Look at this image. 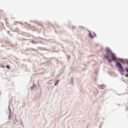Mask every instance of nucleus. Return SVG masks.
Masks as SVG:
<instances>
[{
	"label": "nucleus",
	"mask_w": 128,
	"mask_h": 128,
	"mask_svg": "<svg viewBox=\"0 0 128 128\" xmlns=\"http://www.w3.org/2000/svg\"><path fill=\"white\" fill-rule=\"evenodd\" d=\"M106 54L108 56H110L111 54V57L112 58V60H116V55L112 53V52L110 50V49L108 48H106Z\"/></svg>",
	"instance_id": "obj_1"
},
{
	"label": "nucleus",
	"mask_w": 128,
	"mask_h": 128,
	"mask_svg": "<svg viewBox=\"0 0 128 128\" xmlns=\"http://www.w3.org/2000/svg\"><path fill=\"white\" fill-rule=\"evenodd\" d=\"M116 66L118 68V72H120V74L124 76V68H122V64H120V62H117Z\"/></svg>",
	"instance_id": "obj_2"
},
{
	"label": "nucleus",
	"mask_w": 128,
	"mask_h": 128,
	"mask_svg": "<svg viewBox=\"0 0 128 128\" xmlns=\"http://www.w3.org/2000/svg\"><path fill=\"white\" fill-rule=\"evenodd\" d=\"M104 58H106L108 62H112V60L108 56L104 55Z\"/></svg>",
	"instance_id": "obj_3"
},
{
	"label": "nucleus",
	"mask_w": 128,
	"mask_h": 128,
	"mask_svg": "<svg viewBox=\"0 0 128 128\" xmlns=\"http://www.w3.org/2000/svg\"><path fill=\"white\" fill-rule=\"evenodd\" d=\"M58 82H60V80H58L56 81L54 86H58Z\"/></svg>",
	"instance_id": "obj_4"
},
{
	"label": "nucleus",
	"mask_w": 128,
	"mask_h": 128,
	"mask_svg": "<svg viewBox=\"0 0 128 128\" xmlns=\"http://www.w3.org/2000/svg\"><path fill=\"white\" fill-rule=\"evenodd\" d=\"M89 36L90 38H94V36L92 34V32H89Z\"/></svg>",
	"instance_id": "obj_5"
},
{
	"label": "nucleus",
	"mask_w": 128,
	"mask_h": 128,
	"mask_svg": "<svg viewBox=\"0 0 128 128\" xmlns=\"http://www.w3.org/2000/svg\"><path fill=\"white\" fill-rule=\"evenodd\" d=\"M104 88H106V86H104V85H101L100 86V88H101V90H104Z\"/></svg>",
	"instance_id": "obj_6"
},
{
	"label": "nucleus",
	"mask_w": 128,
	"mask_h": 128,
	"mask_svg": "<svg viewBox=\"0 0 128 128\" xmlns=\"http://www.w3.org/2000/svg\"><path fill=\"white\" fill-rule=\"evenodd\" d=\"M120 62H124V59H121L120 60Z\"/></svg>",
	"instance_id": "obj_7"
},
{
	"label": "nucleus",
	"mask_w": 128,
	"mask_h": 128,
	"mask_svg": "<svg viewBox=\"0 0 128 128\" xmlns=\"http://www.w3.org/2000/svg\"><path fill=\"white\" fill-rule=\"evenodd\" d=\"M32 42L33 44H36V42L34 40H32Z\"/></svg>",
	"instance_id": "obj_8"
},
{
	"label": "nucleus",
	"mask_w": 128,
	"mask_h": 128,
	"mask_svg": "<svg viewBox=\"0 0 128 128\" xmlns=\"http://www.w3.org/2000/svg\"><path fill=\"white\" fill-rule=\"evenodd\" d=\"M6 68H8V70H10V68L8 66H6Z\"/></svg>",
	"instance_id": "obj_9"
},
{
	"label": "nucleus",
	"mask_w": 128,
	"mask_h": 128,
	"mask_svg": "<svg viewBox=\"0 0 128 128\" xmlns=\"http://www.w3.org/2000/svg\"><path fill=\"white\" fill-rule=\"evenodd\" d=\"M125 70H126V72L128 73V68H126Z\"/></svg>",
	"instance_id": "obj_10"
},
{
	"label": "nucleus",
	"mask_w": 128,
	"mask_h": 128,
	"mask_svg": "<svg viewBox=\"0 0 128 128\" xmlns=\"http://www.w3.org/2000/svg\"><path fill=\"white\" fill-rule=\"evenodd\" d=\"M70 56H68V60H70Z\"/></svg>",
	"instance_id": "obj_11"
},
{
	"label": "nucleus",
	"mask_w": 128,
	"mask_h": 128,
	"mask_svg": "<svg viewBox=\"0 0 128 128\" xmlns=\"http://www.w3.org/2000/svg\"><path fill=\"white\" fill-rule=\"evenodd\" d=\"M125 76H126V78H128V74H126L125 75Z\"/></svg>",
	"instance_id": "obj_12"
},
{
	"label": "nucleus",
	"mask_w": 128,
	"mask_h": 128,
	"mask_svg": "<svg viewBox=\"0 0 128 128\" xmlns=\"http://www.w3.org/2000/svg\"><path fill=\"white\" fill-rule=\"evenodd\" d=\"M126 64H128V60H126Z\"/></svg>",
	"instance_id": "obj_13"
},
{
	"label": "nucleus",
	"mask_w": 128,
	"mask_h": 128,
	"mask_svg": "<svg viewBox=\"0 0 128 128\" xmlns=\"http://www.w3.org/2000/svg\"><path fill=\"white\" fill-rule=\"evenodd\" d=\"M74 26H72V29H74Z\"/></svg>",
	"instance_id": "obj_14"
},
{
	"label": "nucleus",
	"mask_w": 128,
	"mask_h": 128,
	"mask_svg": "<svg viewBox=\"0 0 128 128\" xmlns=\"http://www.w3.org/2000/svg\"><path fill=\"white\" fill-rule=\"evenodd\" d=\"M28 26H30V24H28Z\"/></svg>",
	"instance_id": "obj_15"
},
{
	"label": "nucleus",
	"mask_w": 128,
	"mask_h": 128,
	"mask_svg": "<svg viewBox=\"0 0 128 128\" xmlns=\"http://www.w3.org/2000/svg\"><path fill=\"white\" fill-rule=\"evenodd\" d=\"M2 68H4V66H2Z\"/></svg>",
	"instance_id": "obj_16"
},
{
	"label": "nucleus",
	"mask_w": 128,
	"mask_h": 128,
	"mask_svg": "<svg viewBox=\"0 0 128 128\" xmlns=\"http://www.w3.org/2000/svg\"><path fill=\"white\" fill-rule=\"evenodd\" d=\"M94 37H96V35H94Z\"/></svg>",
	"instance_id": "obj_17"
}]
</instances>
